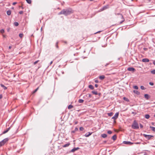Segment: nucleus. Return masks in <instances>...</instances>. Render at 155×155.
Returning <instances> with one entry per match:
<instances>
[{
	"label": "nucleus",
	"instance_id": "1",
	"mask_svg": "<svg viewBox=\"0 0 155 155\" xmlns=\"http://www.w3.org/2000/svg\"><path fill=\"white\" fill-rule=\"evenodd\" d=\"M72 13V10L70 8L63 9L58 13V15L63 14L67 16L71 14Z\"/></svg>",
	"mask_w": 155,
	"mask_h": 155
},
{
	"label": "nucleus",
	"instance_id": "2",
	"mask_svg": "<svg viewBox=\"0 0 155 155\" xmlns=\"http://www.w3.org/2000/svg\"><path fill=\"white\" fill-rule=\"evenodd\" d=\"M132 127L134 129H137L139 128L138 124L136 120H134V121L132 125Z\"/></svg>",
	"mask_w": 155,
	"mask_h": 155
},
{
	"label": "nucleus",
	"instance_id": "3",
	"mask_svg": "<svg viewBox=\"0 0 155 155\" xmlns=\"http://www.w3.org/2000/svg\"><path fill=\"white\" fill-rule=\"evenodd\" d=\"M117 15H118V18H121L122 19V20L120 22V24H121L124 21L125 19L124 18L122 14L120 13H117Z\"/></svg>",
	"mask_w": 155,
	"mask_h": 155
},
{
	"label": "nucleus",
	"instance_id": "4",
	"mask_svg": "<svg viewBox=\"0 0 155 155\" xmlns=\"http://www.w3.org/2000/svg\"><path fill=\"white\" fill-rule=\"evenodd\" d=\"M123 143L124 144H125L129 145H131L133 144L134 143H135V144H138L139 143H138V142L134 143L131 142H130V141H124L123 142Z\"/></svg>",
	"mask_w": 155,
	"mask_h": 155
},
{
	"label": "nucleus",
	"instance_id": "5",
	"mask_svg": "<svg viewBox=\"0 0 155 155\" xmlns=\"http://www.w3.org/2000/svg\"><path fill=\"white\" fill-rule=\"evenodd\" d=\"M143 136L146 138L147 140H149L152 137H153V136L151 135H147L145 134H143Z\"/></svg>",
	"mask_w": 155,
	"mask_h": 155
},
{
	"label": "nucleus",
	"instance_id": "6",
	"mask_svg": "<svg viewBox=\"0 0 155 155\" xmlns=\"http://www.w3.org/2000/svg\"><path fill=\"white\" fill-rule=\"evenodd\" d=\"M119 114V112L116 113L114 116L112 117V119L114 120L116 119L118 117Z\"/></svg>",
	"mask_w": 155,
	"mask_h": 155
},
{
	"label": "nucleus",
	"instance_id": "7",
	"mask_svg": "<svg viewBox=\"0 0 155 155\" xmlns=\"http://www.w3.org/2000/svg\"><path fill=\"white\" fill-rule=\"evenodd\" d=\"M109 6L108 5H106L104 6L102 8L100 9L101 11H103L104 10H106L108 8Z\"/></svg>",
	"mask_w": 155,
	"mask_h": 155
},
{
	"label": "nucleus",
	"instance_id": "8",
	"mask_svg": "<svg viewBox=\"0 0 155 155\" xmlns=\"http://www.w3.org/2000/svg\"><path fill=\"white\" fill-rule=\"evenodd\" d=\"M8 140V138H5L4 140H2L1 141V142H2L4 144H4L6 142H7Z\"/></svg>",
	"mask_w": 155,
	"mask_h": 155
},
{
	"label": "nucleus",
	"instance_id": "9",
	"mask_svg": "<svg viewBox=\"0 0 155 155\" xmlns=\"http://www.w3.org/2000/svg\"><path fill=\"white\" fill-rule=\"evenodd\" d=\"M127 70L130 71H133L134 72L135 71V69L133 68L130 67L128 68Z\"/></svg>",
	"mask_w": 155,
	"mask_h": 155
},
{
	"label": "nucleus",
	"instance_id": "10",
	"mask_svg": "<svg viewBox=\"0 0 155 155\" xmlns=\"http://www.w3.org/2000/svg\"><path fill=\"white\" fill-rule=\"evenodd\" d=\"M79 149V147H74L71 150V152H74L75 151L78 150Z\"/></svg>",
	"mask_w": 155,
	"mask_h": 155
},
{
	"label": "nucleus",
	"instance_id": "11",
	"mask_svg": "<svg viewBox=\"0 0 155 155\" xmlns=\"http://www.w3.org/2000/svg\"><path fill=\"white\" fill-rule=\"evenodd\" d=\"M149 61V60L148 58H143L142 60V61L144 62H147Z\"/></svg>",
	"mask_w": 155,
	"mask_h": 155
},
{
	"label": "nucleus",
	"instance_id": "12",
	"mask_svg": "<svg viewBox=\"0 0 155 155\" xmlns=\"http://www.w3.org/2000/svg\"><path fill=\"white\" fill-rule=\"evenodd\" d=\"M137 95L140 94V92L137 90H134L133 91Z\"/></svg>",
	"mask_w": 155,
	"mask_h": 155
},
{
	"label": "nucleus",
	"instance_id": "13",
	"mask_svg": "<svg viewBox=\"0 0 155 155\" xmlns=\"http://www.w3.org/2000/svg\"><path fill=\"white\" fill-rule=\"evenodd\" d=\"M0 86L1 87L3 88L4 90H6L7 89V87L2 84H1Z\"/></svg>",
	"mask_w": 155,
	"mask_h": 155
},
{
	"label": "nucleus",
	"instance_id": "14",
	"mask_svg": "<svg viewBox=\"0 0 155 155\" xmlns=\"http://www.w3.org/2000/svg\"><path fill=\"white\" fill-rule=\"evenodd\" d=\"M10 129V127H9V128H8L6 130L4 131L3 132V134H5Z\"/></svg>",
	"mask_w": 155,
	"mask_h": 155
},
{
	"label": "nucleus",
	"instance_id": "15",
	"mask_svg": "<svg viewBox=\"0 0 155 155\" xmlns=\"http://www.w3.org/2000/svg\"><path fill=\"white\" fill-rule=\"evenodd\" d=\"M144 97L147 100L149 98V95L148 94H145L144 95Z\"/></svg>",
	"mask_w": 155,
	"mask_h": 155
},
{
	"label": "nucleus",
	"instance_id": "16",
	"mask_svg": "<svg viewBox=\"0 0 155 155\" xmlns=\"http://www.w3.org/2000/svg\"><path fill=\"white\" fill-rule=\"evenodd\" d=\"M70 145V143H69L67 144H66L63 146V147H68Z\"/></svg>",
	"mask_w": 155,
	"mask_h": 155
},
{
	"label": "nucleus",
	"instance_id": "17",
	"mask_svg": "<svg viewBox=\"0 0 155 155\" xmlns=\"http://www.w3.org/2000/svg\"><path fill=\"white\" fill-rule=\"evenodd\" d=\"M88 87L91 90H93L94 88V87L91 85H89L88 86Z\"/></svg>",
	"mask_w": 155,
	"mask_h": 155
},
{
	"label": "nucleus",
	"instance_id": "18",
	"mask_svg": "<svg viewBox=\"0 0 155 155\" xmlns=\"http://www.w3.org/2000/svg\"><path fill=\"white\" fill-rule=\"evenodd\" d=\"M112 139L114 140H115L117 138V136L116 135H114L112 138Z\"/></svg>",
	"mask_w": 155,
	"mask_h": 155
},
{
	"label": "nucleus",
	"instance_id": "19",
	"mask_svg": "<svg viewBox=\"0 0 155 155\" xmlns=\"http://www.w3.org/2000/svg\"><path fill=\"white\" fill-rule=\"evenodd\" d=\"M92 93L94 94L97 95L98 94V93L97 91H93L91 92Z\"/></svg>",
	"mask_w": 155,
	"mask_h": 155
},
{
	"label": "nucleus",
	"instance_id": "20",
	"mask_svg": "<svg viewBox=\"0 0 155 155\" xmlns=\"http://www.w3.org/2000/svg\"><path fill=\"white\" fill-rule=\"evenodd\" d=\"M105 76L104 75L101 76L99 77V78L101 80H102L105 78Z\"/></svg>",
	"mask_w": 155,
	"mask_h": 155
},
{
	"label": "nucleus",
	"instance_id": "21",
	"mask_svg": "<svg viewBox=\"0 0 155 155\" xmlns=\"http://www.w3.org/2000/svg\"><path fill=\"white\" fill-rule=\"evenodd\" d=\"M101 136L103 138H106L107 137V135L106 134H103L101 135Z\"/></svg>",
	"mask_w": 155,
	"mask_h": 155
},
{
	"label": "nucleus",
	"instance_id": "22",
	"mask_svg": "<svg viewBox=\"0 0 155 155\" xmlns=\"http://www.w3.org/2000/svg\"><path fill=\"white\" fill-rule=\"evenodd\" d=\"M150 128L154 132H155V127H152V126H150Z\"/></svg>",
	"mask_w": 155,
	"mask_h": 155
},
{
	"label": "nucleus",
	"instance_id": "23",
	"mask_svg": "<svg viewBox=\"0 0 155 155\" xmlns=\"http://www.w3.org/2000/svg\"><path fill=\"white\" fill-rule=\"evenodd\" d=\"M145 117L146 119H148L150 117V115L149 114H146L145 115Z\"/></svg>",
	"mask_w": 155,
	"mask_h": 155
},
{
	"label": "nucleus",
	"instance_id": "24",
	"mask_svg": "<svg viewBox=\"0 0 155 155\" xmlns=\"http://www.w3.org/2000/svg\"><path fill=\"white\" fill-rule=\"evenodd\" d=\"M7 14L9 15H11V11L10 10H8L7 11Z\"/></svg>",
	"mask_w": 155,
	"mask_h": 155
},
{
	"label": "nucleus",
	"instance_id": "25",
	"mask_svg": "<svg viewBox=\"0 0 155 155\" xmlns=\"http://www.w3.org/2000/svg\"><path fill=\"white\" fill-rule=\"evenodd\" d=\"M73 107V106L71 105H69L68 107V108L69 109L72 108Z\"/></svg>",
	"mask_w": 155,
	"mask_h": 155
},
{
	"label": "nucleus",
	"instance_id": "26",
	"mask_svg": "<svg viewBox=\"0 0 155 155\" xmlns=\"http://www.w3.org/2000/svg\"><path fill=\"white\" fill-rule=\"evenodd\" d=\"M39 88V87H38L36 89H35L34 91L32 92V93L34 94L38 90Z\"/></svg>",
	"mask_w": 155,
	"mask_h": 155
},
{
	"label": "nucleus",
	"instance_id": "27",
	"mask_svg": "<svg viewBox=\"0 0 155 155\" xmlns=\"http://www.w3.org/2000/svg\"><path fill=\"white\" fill-rule=\"evenodd\" d=\"M14 25L16 26H17L18 25V23L17 22H14Z\"/></svg>",
	"mask_w": 155,
	"mask_h": 155
},
{
	"label": "nucleus",
	"instance_id": "28",
	"mask_svg": "<svg viewBox=\"0 0 155 155\" xmlns=\"http://www.w3.org/2000/svg\"><path fill=\"white\" fill-rule=\"evenodd\" d=\"M123 99L124 100L127 101H129V99H128L126 97H124L123 98Z\"/></svg>",
	"mask_w": 155,
	"mask_h": 155
},
{
	"label": "nucleus",
	"instance_id": "29",
	"mask_svg": "<svg viewBox=\"0 0 155 155\" xmlns=\"http://www.w3.org/2000/svg\"><path fill=\"white\" fill-rule=\"evenodd\" d=\"M141 89L142 90H145L146 89V88L143 86H141L140 87Z\"/></svg>",
	"mask_w": 155,
	"mask_h": 155
},
{
	"label": "nucleus",
	"instance_id": "30",
	"mask_svg": "<svg viewBox=\"0 0 155 155\" xmlns=\"http://www.w3.org/2000/svg\"><path fill=\"white\" fill-rule=\"evenodd\" d=\"M113 114V113L112 112H110L108 114V115L109 116H111Z\"/></svg>",
	"mask_w": 155,
	"mask_h": 155
},
{
	"label": "nucleus",
	"instance_id": "31",
	"mask_svg": "<svg viewBox=\"0 0 155 155\" xmlns=\"http://www.w3.org/2000/svg\"><path fill=\"white\" fill-rule=\"evenodd\" d=\"M28 4H31V0H26Z\"/></svg>",
	"mask_w": 155,
	"mask_h": 155
},
{
	"label": "nucleus",
	"instance_id": "32",
	"mask_svg": "<svg viewBox=\"0 0 155 155\" xmlns=\"http://www.w3.org/2000/svg\"><path fill=\"white\" fill-rule=\"evenodd\" d=\"M78 101L80 103H82L84 101V100L81 99H79Z\"/></svg>",
	"mask_w": 155,
	"mask_h": 155
},
{
	"label": "nucleus",
	"instance_id": "33",
	"mask_svg": "<svg viewBox=\"0 0 155 155\" xmlns=\"http://www.w3.org/2000/svg\"><path fill=\"white\" fill-rule=\"evenodd\" d=\"M0 32H1V33L3 34L4 33L5 31L3 29H2L0 31Z\"/></svg>",
	"mask_w": 155,
	"mask_h": 155
},
{
	"label": "nucleus",
	"instance_id": "34",
	"mask_svg": "<svg viewBox=\"0 0 155 155\" xmlns=\"http://www.w3.org/2000/svg\"><path fill=\"white\" fill-rule=\"evenodd\" d=\"M151 73L153 74H155V70L151 71Z\"/></svg>",
	"mask_w": 155,
	"mask_h": 155
},
{
	"label": "nucleus",
	"instance_id": "35",
	"mask_svg": "<svg viewBox=\"0 0 155 155\" xmlns=\"http://www.w3.org/2000/svg\"><path fill=\"white\" fill-rule=\"evenodd\" d=\"M23 34L20 33L19 34V36L20 38H21L23 37Z\"/></svg>",
	"mask_w": 155,
	"mask_h": 155
},
{
	"label": "nucleus",
	"instance_id": "36",
	"mask_svg": "<svg viewBox=\"0 0 155 155\" xmlns=\"http://www.w3.org/2000/svg\"><path fill=\"white\" fill-rule=\"evenodd\" d=\"M3 145H4V144L1 141L0 142V147L3 146Z\"/></svg>",
	"mask_w": 155,
	"mask_h": 155
},
{
	"label": "nucleus",
	"instance_id": "37",
	"mask_svg": "<svg viewBox=\"0 0 155 155\" xmlns=\"http://www.w3.org/2000/svg\"><path fill=\"white\" fill-rule=\"evenodd\" d=\"M39 61V60H37V61H35L34 63V64H36L37 63H38Z\"/></svg>",
	"mask_w": 155,
	"mask_h": 155
},
{
	"label": "nucleus",
	"instance_id": "38",
	"mask_svg": "<svg viewBox=\"0 0 155 155\" xmlns=\"http://www.w3.org/2000/svg\"><path fill=\"white\" fill-rule=\"evenodd\" d=\"M133 87L135 89H138V87L137 86H134Z\"/></svg>",
	"mask_w": 155,
	"mask_h": 155
},
{
	"label": "nucleus",
	"instance_id": "39",
	"mask_svg": "<svg viewBox=\"0 0 155 155\" xmlns=\"http://www.w3.org/2000/svg\"><path fill=\"white\" fill-rule=\"evenodd\" d=\"M58 42H57L56 43V45H55V46H56V47L57 48H58Z\"/></svg>",
	"mask_w": 155,
	"mask_h": 155
},
{
	"label": "nucleus",
	"instance_id": "40",
	"mask_svg": "<svg viewBox=\"0 0 155 155\" xmlns=\"http://www.w3.org/2000/svg\"><path fill=\"white\" fill-rule=\"evenodd\" d=\"M112 133V132L110 130H108L107 131V133L109 134H110Z\"/></svg>",
	"mask_w": 155,
	"mask_h": 155
},
{
	"label": "nucleus",
	"instance_id": "41",
	"mask_svg": "<svg viewBox=\"0 0 155 155\" xmlns=\"http://www.w3.org/2000/svg\"><path fill=\"white\" fill-rule=\"evenodd\" d=\"M149 84L151 86H153L154 84L152 82H150Z\"/></svg>",
	"mask_w": 155,
	"mask_h": 155
},
{
	"label": "nucleus",
	"instance_id": "42",
	"mask_svg": "<svg viewBox=\"0 0 155 155\" xmlns=\"http://www.w3.org/2000/svg\"><path fill=\"white\" fill-rule=\"evenodd\" d=\"M19 14H23V11H20L19 12Z\"/></svg>",
	"mask_w": 155,
	"mask_h": 155
},
{
	"label": "nucleus",
	"instance_id": "43",
	"mask_svg": "<svg viewBox=\"0 0 155 155\" xmlns=\"http://www.w3.org/2000/svg\"><path fill=\"white\" fill-rule=\"evenodd\" d=\"M83 129H84V128L83 127H81L80 128V130L82 131L83 130Z\"/></svg>",
	"mask_w": 155,
	"mask_h": 155
},
{
	"label": "nucleus",
	"instance_id": "44",
	"mask_svg": "<svg viewBox=\"0 0 155 155\" xmlns=\"http://www.w3.org/2000/svg\"><path fill=\"white\" fill-rule=\"evenodd\" d=\"M140 128H142L143 127V126L141 124H140Z\"/></svg>",
	"mask_w": 155,
	"mask_h": 155
},
{
	"label": "nucleus",
	"instance_id": "45",
	"mask_svg": "<svg viewBox=\"0 0 155 155\" xmlns=\"http://www.w3.org/2000/svg\"><path fill=\"white\" fill-rule=\"evenodd\" d=\"M95 82L96 83H98L99 82V81L98 80H95Z\"/></svg>",
	"mask_w": 155,
	"mask_h": 155
},
{
	"label": "nucleus",
	"instance_id": "46",
	"mask_svg": "<svg viewBox=\"0 0 155 155\" xmlns=\"http://www.w3.org/2000/svg\"><path fill=\"white\" fill-rule=\"evenodd\" d=\"M16 4H17V2H14L13 3L12 5H15Z\"/></svg>",
	"mask_w": 155,
	"mask_h": 155
},
{
	"label": "nucleus",
	"instance_id": "47",
	"mask_svg": "<svg viewBox=\"0 0 155 155\" xmlns=\"http://www.w3.org/2000/svg\"><path fill=\"white\" fill-rule=\"evenodd\" d=\"M88 137L92 133H90V132H88Z\"/></svg>",
	"mask_w": 155,
	"mask_h": 155
},
{
	"label": "nucleus",
	"instance_id": "48",
	"mask_svg": "<svg viewBox=\"0 0 155 155\" xmlns=\"http://www.w3.org/2000/svg\"><path fill=\"white\" fill-rule=\"evenodd\" d=\"M95 86L96 87H98V85L97 84H95Z\"/></svg>",
	"mask_w": 155,
	"mask_h": 155
},
{
	"label": "nucleus",
	"instance_id": "49",
	"mask_svg": "<svg viewBox=\"0 0 155 155\" xmlns=\"http://www.w3.org/2000/svg\"><path fill=\"white\" fill-rule=\"evenodd\" d=\"M2 94L0 95V99L2 98Z\"/></svg>",
	"mask_w": 155,
	"mask_h": 155
},
{
	"label": "nucleus",
	"instance_id": "50",
	"mask_svg": "<svg viewBox=\"0 0 155 155\" xmlns=\"http://www.w3.org/2000/svg\"><path fill=\"white\" fill-rule=\"evenodd\" d=\"M143 49L145 51H146L147 50V48H143Z\"/></svg>",
	"mask_w": 155,
	"mask_h": 155
},
{
	"label": "nucleus",
	"instance_id": "51",
	"mask_svg": "<svg viewBox=\"0 0 155 155\" xmlns=\"http://www.w3.org/2000/svg\"><path fill=\"white\" fill-rule=\"evenodd\" d=\"M78 123V121H75L74 122V124H77Z\"/></svg>",
	"mask_w": 155,
	"mask_h": 155
},
{
	"label": "nucleus",
	"instance_id": "52",
	"mask_svg": "<svg viewBox=\"0 0 155 155\" xmlns=\"http://www.w3.org/2000/svg\"><path fill=\"white\" fill-rule=\"evenodd\" d=\"M132 114H136V113L134 112H132Z\"/></svg>",
	"mask_w": 155,
	"mask_h": 155
},
{
	"label": "nucleus",
	"instance_id": "53",
	"mask_svg": "<svg viewBox=\"0 0 155 155\" xmlns=\"http://www.w3.org/2000/svg\"><path fill=\"white\" fill-rule=\"evenodd\" d=\"M19 8H22V9H23L24 8H23L22 6H19Z\"/></svg>",
	"mask_w": 155,
	"mask_h": 155
},
{
	"label": "nucleus",
	"instance_id": "54",
	"mask_svg": "<svg viewBox=\"0 0 155 155\" xmlns=\"http://www.w3.org/2000/svg\"><path fill=\"white\" fill-rule=\"evenodd\" d=\"M52 63H53V61H51L50 63V65H51Z\"/></svg>",
	"mask_w": 155,
	"mask_h": 155
},
{
	"label": "nucleus",
	"instance_id": "55",
	"mask_svg": "<svg viewBox=\"0 0 155 155\" xmlns=\"http://www.w3.org/2000/svg\"><path fill=\"white\" fill-rule=\"evenodd\" d=\"M153 64L155 65V61H153Z\"/></svg>",
	"mask_w": 155,
	"mask_h": 155
},
{
	"label": "nucleus",
	"instance_id": "56",
	"mask_svg": "<svg viewBox=\"0 0 155 155\" xmlns=\"http://www.w3.org/2000/svg\"><path fill=\"white\" fill-rule=\"evenodd\" d=\"M101 32V31H98L97 32L94 33V34H96L97 33H99V32Z\"/></svg>",
	"mask_w": 155,
	"mask_h": 155
},
{
	"label": "nucleus",
	"instance_id": "57",
	"mask_svg": "<svg viewBox=\"0 0 155 155\" xmlns=\"http://www.w3.org/2000/svg\"><path fill=\"white\" fill-rule=\"evenodd\" d=\"M78 130V128H75V130Z\"/></svg>",
	"mask_w": 155,
	"mask_h": 155
},
{
	"label": "nucleus",
	"instance_id": "58",
	"mask_svg": "<svg viewBox=\"0 0 155 155\" xmlns=\"http://www.w3.org/2000/svg\"><path fill=\"white\" fill-rule=\"evenodd\" d=\"M11 48H12V47L11 46H9V49Z\"/></svg>",
	"mask_w": 155,
	"mask_h": 155
},
{
	"label": "nucleus",
	"instance_id": "59",
	"mask_svg": "<svg viewBox=\"0 0 155 155\" xmlns=\"http://www.w3.org/2000/svg\"><path fill=\"white\" fill-rule=\"evenodd\" d=\"M85 136L86 137H87V134H85Z\"/></svg>",
	"mask_w": 155,
	"mask_h": 155
},
{
	"label": "nucleus",
	"instance_id": "60",
	"mask_svg": "<svg viewBox=\"0 0 155 155\" xmlns=\"http://www.w3.org/2000/svg\"><path fill=\"white\" fill-rule=\"evenodd\" d=\"M89 97H91V94H89Z\"/></svg>",
	"mask_w": 155,
	"mask_h": 155
},
{
	"label": "nucleus",
	"instance_id": "61",
	"mask_svg": "<svg viewBox=\"0 0 155 155\" xmlns=\"http://www.w3.org/2000/svg\"><path fill=\"white\" fill-rule=\"evenodd\" d=\"M107 64L106 65H105V66H106L108 64Z\"/></svg>",
	"mask_w": 155,
	"mask_h": 155
},
{
	"label": "nucleus",
	"instance_id": "62",
	"mask_svg": "<svg viewBox=\"0 0 155 155\" xmlns=\"http://www.w3.org/2000/svg\"><path fill=\"white\" fill-rule=\"evenodd\" d=\"M143 155H147V153H145Z\"/></svg>",
	"mask_w": 155,
	"mask_h": 155
},
{
	"label": "nucleus",
	"instance_id": "63",
	"mask_svg": "<svg viewBox=\"0 0 155 155\" xmlns=\"http://www.w3.org/2000/svg\"><path fill=\"white\" fill-rule=\"evenodd\" d=\"M3 37H5V35H3Z\"/></svg>",
	"mask_w": 155,
	"mask_h": 155
},
{
	"label": "nucleus",
	"instance_id": "64",
	"mask_svg": "<svg viewBox=\"0 0 155 155\" xmlns=\"http://www.w3.org/2000/svg\"><path fill=\"white\" fill-rule=\"evenodd\" d=\"M9 31V29H8L7 30V31H8V32Z\"/></svg>",
	"mask_w": 155,
	"mask_h": 155
}]
</instances>
